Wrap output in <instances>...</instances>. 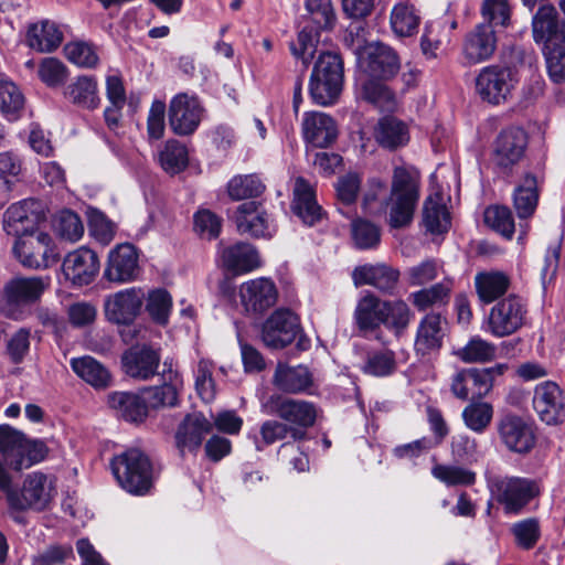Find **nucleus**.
Wrapping results in <instances>:
<instances>
[{"label":"nucleus","mask_w":565,"mask_h":565,"mask_svg":"<svg viewBox=\"0 0 565 565\" xmlns=\"http://www.w3.org/2000/svg\"><path fill=\"white\" fill-rule=\"evenodd\" d=\"M420 199V173L411 166H396L392 171L388 194L381 201L386 222L392 228L412 224Z\"/></svg>","instance_id":"nucleus-1"},{"label":"nucleus","mask_w":565,"mask_h":565,"mask_svg":"<svg viewBox=\"0 0 565 565\" xmlns=\"http://www.w3.org/2000/svg\"><path fill=\"white\" fill-rule=\"evenodd\" d=\"M344 82V63L340 53L321 51L309 78V93L315 104L330 106L339 99Z\"/></svg>","instance_id":"nucleus-2"},{"label":"nucleus","mask_w":565,"mask_h":565,"mask_svg":"<svg viewBox=\"0 0 565 565\" xmlns=\"http://www.w3.org/2000/svg\"><path fill=\"white\" fill-rule=\"evenodd\" d=\"M115 479L122 490L131 494L147 493L152 489L154 475L149 457L137 448H130L110 461Z\"/></svg>","instance_id":"nucleus-3"},{"label":"nucleus","mask_w":565,"mask_h":565,"mask_svg":"<svg viewBox=\"0 0 565 565\" xmlns=\"http://www.w3.org/2000/svg\"><path fill=\"white\" fill-rule=\"evenodd\" d=\"M47 452L43 440L29 439L9 425L0 426V455L13 470L20 471L43 461Z\"/></svg>","instance_id":"nucleus-4"},{"label":"nucleus","mask_w":565,"mask_h":565,"mask_svg":"<svg viewBox=\"0 0 565 565\" xmlns=\"http://www.w3.org/2000/svg\"><path fill=\"white\" fill-rule=\"evenodd\" d=\"M262 411L270 416H277L289 427H296L307 438V429L316 423L317 406L305 399H295L280 394H271L262 404Z\"/></svg>","instance_id":"nucleus-5"},{"label":"nucleus","mask_w":565,"mask_h":565,"mask_svg":"<svg viewBox=\"0 0 565 565\" xmlns=\"http://www.w3.org/2000/svg\"><path fill=\"white\" fill-rule=\"evenodd\" d=\"M527 313L525 300L516 295H509L490 309L486 331L497 338L509 337L525 326Z\"/></svg>","instance_id":"nucleus-6"},{"label":"nucleus","mask_w":565,"mask_h":565,"mask_svg":"<svg viewBox=\"0 0 565 565\" xmlns=\"http://www.w3.org/2000/svg\"><path fill=\"white\" fill-rule=\"evenodd\" d=\"M13 253L29 268H46L58 260L53 238L40 230L17 237Z\"/></svg>","instance_id":"nucleus-7"},{"label":"nucleus","mask_w":565,"mask_h":565,"mask_svg":"<svg viewBox=\"0 0 565 565\" xmlns=\"http://www.w3.org/2000/svg\"><path fill=\"white\" fill-rule=\"evenodd\" d=\"M518 83V73L513 68L490 65L476 77V90L483 102L500 105L509 99Z\"/></svg>","instance_id":"nucleus-8"},{"label":"nucleus","mask_w":565,"mask_h":565,"mask_svg":"<svg viewBox=\"0 0 565 565\" xmlns=\"http://www.w3.org/2000/svg\"><path fill=\"white\" fill-rule=\"evenodd\" d=\"M46 218L42 201L33 198L11 204L3 214V230L8 235L19 237L39 230Z\"/></svg>","instance_id":"nucleus-9"},{"label":"nucleus","mask_w":565,"mask_h":565,"mask_svg":"<svg viewBox=\"0 0 565 565\" xmlns=\"http://www.w3.org/2000/svg\"><path fill=\"white\" fill-rule=\"evenodd\" d=\"M47 287L41 277H17L9 280L3 288L2 310L7 316L17 318L20 309L40 300Z\"/></svg>","instance_id":"nucleus-10"},{"label":"nucleus","mask_w":565,"mask_h":565,"mask_svg":"<svg viewBox=\"0 0 565 565\" xmlns=\"http://www.w3.org/2000/svg\"><path fill=\"white\" fill-rule=\"evenodd\" d=\"M497 431L501 443L512 452L526 455L535 447L533 424L519 415L502 416L497 423Z\"/></svg>","instance_id":"nucleus-11"},{"label":"nucleus","mask_w":565,"mask_h":565,"mask_svg":"<svg viewBox=\"0 0 565 565\" xmlns=\"http://www.w3.org/2000/svg\"><path fill=\"white\" fill-rule=\"evenodd\" d=\"M527 135L520 127H508L493 141L492 162L503 172H509L524 157Z\"/></svg>","instance_id":"nucleus-12"},{"label":"nucleus","mask_w":565,"mask_h":565,"mask_svg":"<svg viewBox=\"0 0 565 565\" xmlns=\"http://www.w3.org/2000/svg\"><path fill=\"white\" fill-rule=\"evenodd\" d=\"M122 372L137 381H150L159 375L161 362L160 350L150 344L138 343L121 354Z\"/></svg>","instance_id":"nucleus-13"},{"label":"nucleus","mask_w":565,"mask_h":565,"mask_svg":"<svg viewBox=\"0 0 565 565\" xmlns=\"http://www.w3.org/2000/svg\"><path fill=\"white\" fill-rule=\"evenodd\" d=\"M301 332L297 315L289 309L275 310L264 322L262 339L271 349H282L292 343Z\"/></svg>","instance_id":"nucleus-14"},{"label":"nucleus","mask_w":565,"mask_h":565,"mask_svg":"<svg viewBox=\"0 0 565 565\" xmlns=\"http://www.w3.org/2000/svg\"><path fill=\"white\" fill-rule=\"evenodd\" d=\"M204 108L195 95L180 93L169 104V125L179 136H190L199 127Z\"/></svg>","instance_id":"nucleus-15"},{"label":"nucleus","mask_w":565,"mask_h":565,"mask_svg":"<svg viewBox=\"0 0 565 565\" xmlns=\"http://www.w3.org/2000/svg\"><path fill=\"white\" fill-rule=\"evenodd\" d=\"M145 301L141 288L131 287L108 295L104 301L106 319L115 324L129 326L140 313Z\"/></svg>","instance_id":"nucleus-16"},{"label":"nucleus","mask_w":565,"mask_h":565,"mask_svg":"<svg viewBox=\"0 0 565 565\" xmlns=\"http://www.w3.org/2000/svg\"><path fill=\"white\" fill-rule=\"evenodd\" d=\"M532 404L539 418L546 425H558L565 420V395L555 382L537 384Z\"/></svg>","instance_id":"nucleus-17"},{"label":"nucleus","mask_w":565,"mask_h":565,"mask_svg":"<svg viewBox=\"0 0 565 565\" xmlns=\"http://www.w3.org/2000/svg\"><path fill=\"white\" fill-rule=\"evenodd\" d=\"M360 63L369 77L387 81L399 71V58L396 52L381 42H373L364 47Z\"/></svg>","instance_id":"nucleus-18"},{"label":"nucleus","mask_w":565,"mask_h":565,"mask_svg":"<svg viewBox=\"0 0 565 565\" xmlns=\"http://www.w3.org/2000/svg\"><path fill=\"white\" fill-rule=\"evenodd\" d=\"M139 271V255L132 244H119L109 252L105 279L117 284L130 282L137 279Z\"/></svg>","instance_id":"nucleus-19"},{"label":"nucleus","mask_w":565,"mask_h":565,"mask_svg":"<svg viewBox=\"0 0 565 565\" xmlns=\"http://www.w3.org/2000/svg\"><path fill=\"white\" fill-rule=\"evenodd\" d=\"M62 270L74 286L89 285L99 271L98 256L89 248L79 247L65 256Z\"/></svg>","instance_id":"nucleus-20"},{"label":"nucleus","mask_w":565,"mask_h":565,"mask_svg":"<svg viewBox=\"0 0 565 565\" xmlns=\"http://www.w3.org/2000/svg\"><path fill=\"white\" fill-rule=\"evenodd\" d=\"M239 298L246 312L263 313L276 303L278 290L273 280L260 277L243 282Z\"/></svg>","instance_id":"nucleus-21"},{"label":"nucleus","mask_w":565,"mask_h":565,"mask_svg":"<svg viewBox=\"0 0 565 565\" xmlns=\"http://www.w3.org/2000/svg\"><path fill=\"white\" fill-rule=\"evenodd\" d=\"M450 390L461 401H477L491 392L492 384L481 369H462L452 376Z\"/></svg>","instance_id":"nucleus-22"},{"label":"nucleus","mask_w":565,"mask_h":565,"mask_svg":"<svg viewBox=\"0 0 565 565\" xmlns=\"http://www.w3.org/2000/svg\"><path fill=\"white\" fill-rule=\"evenodd\" d=\"M352 279L355 286L370 285L392 295L399 280V270L386 264H365L354 268Z\"/></svg>","instance_id":"nucleus-23"},{"label":"nucleus","mask_w":565,"mask_h":565,"mask_svg":"<svg viewBox=\"0 0 565 565\" xmlns=\"http://www.w3.org/2000/svg\"><path fill=\"white\" fill-rule=\"evenodd\" d=\"M497 49V35L490 24H478L466 35L462 53L470 64L488 61Z\"/></svg>","instance_id":"nucleus-24"},{"label":"nucleus","mask_w":565,"mask_h":565,"mask_svg":"<svg viewBox=\"0 0 565 565\" xmlns=\"http://www.w3.org/2000/svg\"><path fill=\"white\" fill-rule=\"evenodd\" d=\"M213 429V424L202 413L188 414L180 423L175 433L178 449L183 454L185 450H196L204 437Z\"/></svg>","instance_id":"nucleus-25"},{"label":"nucleus","mask_w":565,"mask_h":565,"mask_svg":"<svg viewBox=\"0 0 565 565\" xmlns=\"http://www.w3.org/2000/svg\"><path fill=\"white\" fill-rule=\"evenodd\" d=\"M446 320L440 313L429 312L425 315L417 327L414 349L416 353L426 355L438 351L445 337Z\"/></svg>","instance_id":"nucleus-26"},{"label":"nucleus","mask_w":565,"mask_h":565,"mask_svg":"<svg viewBox=\"0 0 565 565\" xmlns=\"http://www.w3.org/2000/svg\"><path fill=\"white\" fill-rule=\"evenodd\" d=\"M273 384L279 391L288 394H310L315 382L312 373L307 366L278 363L273 375Z\"/></svg>","instance_id":"nucleus-27"},{"label":"nucleus","mask_w":565,"mask_h":565,"mask_svg":"<svg viewBox=\"0 0 565 565\" xmlns=\"http://www.w3.org/2000/svg\"><path fill=\"white\" fill-rule=\"evenodd\" d=\"M302 132L306 141L318 148H326L331 145L337 136L338 129L334 119L320 111L306 113L302 121Z\"/></svg>","instance_id":"nucleus-28"},{"label":"nucleus","mask_w":565,"mask_h":565,"mask_svg":"<svg viewBox=\"0 0 565 565\" xmlns=\"http://www.w3.org/2000/svg\"><path fill=\"white\" fill-rule=\"evenodd\" d=\"M234 221L241 234H249L254 237L270 235L268 215L255 201L244 202L238 205Z\"/></svg>","instance_id":"nucleus-29"},{"label":"nucleus","mask_w":565,"mask_h":565,"mask_svg":"<svg viewBox=\"0 0 565 565\" xmlns=\"http://www.w3.org/2000/svg\"><path fill=\"white\" fill-rule=\"evenodd\" d=\"M220 257L222 266L234 274L249 273L260 266L258 252L248 243L238 242L223 247Z\"/></svg>","instance_id":"nucleus-30"},{"label":"nucleus","mask_w":565,"mask_h":565,"mask_svg":"<svg viewBox=\"0 0 565 565\" xmlns=\"http://www.w3.org/2000/svg\"><path fill=\"white\" fill-rule=\"evenodd\" d=\"M292 209L307 225H315L322 217V209L316 201L312 185L302 177L295 179Z\"/></svg>","instance_id":"nucleus-31"},{"label":"nucleus","mask_w":565,"mask_h":565,"mask_svg":"<svg viewBox=\"0 0 565 565\" xmlns=\"http://www.w3.org/2000/svg\"><path fill=\"white\" fill-rule=\"evenodd\" d=\"M374 138L382 148L396 150L408 143L409 129L403 120L394 116H385L376 124Z\"/></svg>","instance_id":"nucleus-32"},{"label":"nucleus","mask_w":565,"mask_h":565,"mask_svg":"<svg viewBox=\"0 0 565 565\" xmlns=\"http://www.w3.org/2000/svg\"><path fill=\"white\" fill-rule=\"evenodd\" d=\"M164 370L162 372L163 384L160 386L148 387L143 391L146 396L143 399L147 406L152 408H159L162 406L173 407L178 403V382L179 375L175 371L168 366V363L163 364Z\"/></svg>","instance_id":"nucleus-33"},{"label":"nucleus","mask_w":565,"mask_h":565,"mask_svg":"<svg viewBox=\"0 0 565 565\" xmlns=\"http://www.w3.org/2000/svg\"><path fill=\"white\" fill-rule=\"evenodd\" d=\"M107 402L109 407L127 422L141 423L148 416L146 401L136 393L113 392L108 395Z\"/></svg>","instance_id":"nucleus-34"},{"label":"nucleus","mask_w":565,"mask_h":565,"mask_svg":"<svg viewBox=\"0 0 565 565\" xmlns=\"http://www.w3.org/2000/svg\"><path fill=\"white\" fill-rule=\"evenodd\" d=\"M488 489L491 494H540L544 490L537 479L501 475L488 477Z\"/></svg>","instance_id":"nucleus-35"},{"label":"nucleus","mask_w":565,"mask_h":565,"mask_svg":"<svg viewBox=\"0 0 565 565\" xmlns=\"http://www.w3.org/2000/svg\"><path fill=\"white\" fill-rule=\"evenodd\" d=\"M423 225L430 234H443L450 228V214L440 193L430 194L425 199L423 204Z\"/></svg>","instance_id":"nucleus-36"},{"label":"nucleus","mask_w":565,"mask_h":565,"mask_svg":"<svg viewBox=\"0 0 565 565\" xmlns=\"http://www.w3.org/2000/svg\"><path fill=\"white\" fill-rule=\"evenodd\" d=\"M420 20L419 11L408 0L396 2L391 10L390 25L396 36L406 38L416 34Z\"/></svg>","instance_id":"nucleus-37"},{"label":"nucleus","mask_w":565,"mask_h":565,"mask_svg":"<svg viewBox=\"0 0 565 565\" xmlns=\"http://www.w3.org/2000/svg\"><path fill=\"white\" fill-rule=\"evenodd\" d=\"M539 181L536 175L526 172L513 192V206L520 218L531 217L539 203Z\"/></svg>","instance_id":"nucleus-38"},{"label":"nucleus","mask_w":565,"mask_h":565,"mask_svg":"<svg viewBox=\"0 0 565 565\" xmlns=\"http://www.w3.org/2000/svg\"><path fill=\"white\" fill-rule=\"evenodd\" d=\"M71 367L78 377L96 390L107 388L111 384L110 372L89 355L73 358Z\"/></svg>","instance_id":"nucleus-39"},{"label":"nucleus","mask_w":565,"mask_h":565,"mask_svg":"<svg viewBox=\"0 0 565 565\" xmlns=\"http://www.w3.org/2000/svg\"><path fill=\"white\" fill-rule=\"evenodd\" d=\"M64 96L73 104L87 109H95L100 104L97 82L93 76H78L65 87Z\"/></svg>","instance_id":"nucleus-40"},{"label":"nucleus","mask_w":565,"mask_h":565,"mask_svg":"<svg viewBox=\"0 0 565 565\" xmlns=\"http://www.w3.org/2000/svg\"><path fill=\"white\" fill-rule=\"evenodd\" d=\"M558 13L553 4H542L532 19L533 39L536 43H545L558 38Z\"/></svg>","instance_id":"nucleus-41"},{"label":"nucleus","mask_w":565,"mask_h":565,"mask_svg":"<svg viewBox=\"0 0 565 565\" xmlns=\"http://www.w3.org/2000/svg\"><path fill=\"white\" fill-rule=\"evenodd\" d=\"M452 290V280L444 279L428 288L414 291L409 300L418 311H426L433 307H441L449 302Z\"/></svg>","instance_id":"nucleus-42"},{"label":"nucleus","mask_w":565,"mask_h":565,"mask_svg":"<svg viewBox=\"0 0 565 565\" xmlns=\"http://www.w3.org/2000/svg\"><path fill=\"white\" fill-rule=\"evenodd\" d=\"M383 303L384 300L372 294H367L359 300L354 319L361 331H374L382 324Z\"/></svg>","instance_id":"nucleus-43"},{"label":"nucleus","mask_w":565,"mask_h":565,"mask_svg":"<svg viewBox=\"0 0 565 565\" xmlns=\"http://www.w3.org/2000/svg\"><path fill=\"white\" fill-rule=\"evenodd\" d=\"M475 286L480 300L490 303L508 291L510 279L501 271L478 273L475 277Z\"/></svg>","instance_id":"nucleus-44"},{"label":"nucleus","mask_w":565,"mask_h":565,"mask_svg":"<svg viewBox=\"0 0 565 565\" xmlns=\"http://www.w3.org/2000/svg\"><path fill=\"white\" fill-rule=\"evenodd\" d=\"M62 32L54 22L43 21L32 24L26 33L28 45L39 52H52L62 42Z\"/></svg>","instance_id":"nucleus-45"},{"label":"nucleus","mask_w":565,"mask_h":565,"mask_svg":"<svg viewBox=\"0 0 565 565\" xmlns=\"http://www.w3.org/2000/svg\"><path fill=\"white\" fill-rule=\"evenodd\" d=\"M413 318L409 306L402 299L384 300L382 324L396 337H401Z\"/></svg>","instance_id":"nucleus-46"},{"label":"nucleus","mask_w":565,"mask_h":565,"mask_svg":"<svg viewBox=\"0 0 565 565\" xmlns=\"http://www.w3.org/2000/svg\"><path fill=\"white\" fill-rule=\"evenodd\" d=\"M431 476L448 488L470 487L475 484L477 475L475 471L455 463L435 462L430 470Z\"/></svg>","instance_id":"nucleus-47"},{"label":"nucleus","mask_w":565,"mask_h":565,"mask_svg":"<svg viewBox=\"0 0 565 565\" xmlns=\"http://www.w3.org/2000/svg\"><path fill=\"white\" fill-rule=\"evenodd\" d=\"M320 31L318 26L306 25L298 33L297 40L289 44L291 54L296 60L301 61L305 70L308 68L317 52Z\"/></svg>","instance_id":"nucleus-48"},{"label":"nucleus","mask_w":565,"mask_h":565,"mask_svg":"<svg viewBox=\"0 0 565 565\" xmlns=\"http://www.w3.org/2000/svg\"><path fill=\"white\" fill-rule=\"evenodd\" d=\"M493 418V406L481 399L471 401L462 411L465 425L477 434H482Z\"/></svg>","instance_id":"nucleus-49"},{"label":"nucleus","mask_w":565,"mask_h":565,"mask_svg":"<svg viewBox=\"0 0 565 565\" xmlns=\"http://www.w3.org/2000/svg\"><path fill=\"white\" fill-rule=\"evenodd\" d=\"M159 162L162 169L170 174L183 171L189 162L185 146L174 139L168 140L159 153Z\"/></svg>","instance_id":"nucleus-50"},{"label":"nucleus","mask_w":565,"mask_h":565,"mask_svg":"<svg viewBox=\"0 0 565 565\" xmlns=\"http://www.w3.org/2000/svg\"><path fill=\"white\" fill-rule=\"evenodd\" d=\"M497 348L493 343L479 335L472 337L456 354L465 363H486L495 358Z\"/></svg>","instance_id":"nucleus-51"},{"label":"nucleus","mask_w":565,"mask_h":565,"mask_svg":"<svg viewBox=\"0 0 565 565\" xmlns=\"http://www.w3.org/2000/svg\"><path fill=\"white\" fill-rule=\"evenodd\" d=\"M259 434L262 443L266 446L284 440L287 437L294 443L303 440V434L300 433V429L289 427L288 424L277 419L265 420L260 425Z\"/></svg>","instance_id":"nucleus-52"},{"label":"nucleus","mask_w":565,"mask_h":565,"mask_svg":"<svg viewBox=\"0 0 565 565\" xmlns=\"http://www.w3.org/2000/svg\"><path fill=\"white\" fill-rule=\"evenodd\" d=\"M56 235L67 242L75 243L84 235V224L77 213L63 210L54 218Z\"/></svg>","instance_id":"nucleus-53"},{"label":"nucleus","mask_w":565,"mask_h":565,"mask_svg":"<svg viewBox=\"0 0 565 565\" xmlns=\"http://www.w3.org/2000/svg\"><path fill=\"white\" fill-rule=\"evenodd\" d=\"M146 299V311L150 318L160 326L169 322V316L172 309V297L162 288L151 290Z\"/></svg>","instance_id":"nucleus-54"},{"label":"nucleus","mask_w":565,"mask_h":565,"mask_svg":"<svg viewBox=\"0 0 565 565\" xmlns=\"http://www.w3.org/2000/svg\"><path fill=\"white\" fill-rule=\"evenodd\" d=\"M382 79L369 77L361 82V97L381 108H391L395 104L393 92Z\"/></svg>","instance_id":"nucleus-55"},{"label":"nucleus","mask_w":565,"mask_h":565,"mask_svg":"<svg viewBox=\"0 0 565 565\" xmlns=\"http://www.w3.org/2000/svg\"><path fill=\"white\" fill-rule=\"evenodd\" d=\"M265 185L256 174L236 175L227 184V192L235 201L259 196Z\"/></svg>","instance_id":"nucleus-56"},{"label":"nucleus","mask_w":565,"mask_h":565,"mask_svg":"<svg viewBox=\"0 0 565 565\" xmlns=\"http://www.w3.org/2000/svg\"><path fill=\"white\" fill-rule=\"evenodd\" d=\"M484 222L505 238H512L514 234V220L509 207L494 205L484 211Z\"/></svg>","instance_id":"nucleus-57"},{"label":"nucleus","mask_w":565,"mask_h":565,"mask_svg":"<svg viewBox=\"0 0 565 565\" xmlns=\"http://www.w3.org/2000/svg\"><path fill=\"white\" fill-rule=\"evenodd\" d=\"M352 238L354 245L360 249H371L379 245L381 231L374 223L358 218L352 222Z\"/></svg>","instance_id":"nucleus-58"},{"label":"nucleus","mask_w":565,"mask_h":565,"mask_svg":"<svg viewBox=\"0 0 565 565\" xmlns=\"http://www.w3.org/2000/svg\"><path fill=\"white\" fill-rule=\"evenodd\" d=\"M23 105L24 96L20 88L11 81H0V111L15 118Z\"/></svg>","instance_id":"nucleus-59"},{"label":"nucleus","mask_w":565,"mask_h":565,"mask_svg":"<svg viewBox=\"0 0 565 565\" xmlns=\"http://www.w3.org/2000/svg\"><path fill=\"white\" fill-rule=\"evenodd\" d=\"M306 9L320 30H331L337 21L331 0H306Z\"/></svg>","instance_id":"nucleus-60"},{"label":"nucleus","mask_w":565,"mask_h":565,"mask_svg":"<svg viewBox=\"0 0 565 565\" xmlns=\"http://www.w3.org/2000/svg\"><path fill=\"white\" fill-rule=\"evenodd\" d=\"M550 79L555 84L565 83V47L545 45L543 50Z\"/></svg>","instance_id":"nucleus-61"},{"label":"nucleus","mask_w":565,"mask_h":565,"mask_svg":"<svg viewBox=\"0 0 565 565\" xmlns=\"http://www.w3.org/2000/svg\"><path fill=\"white\" fill-rule=\"evenodd\" d=\"M395 366L394 352L391 350H381L367 354L363 371L374 376H386L394 371Z\"/></svg>","instance_id":"nucleus-62"},{"label":"nucleus","mask_w":565,"mask_h":565,"mask_svg":"<svg viewBox=\"0 0 565 565\" xmlns=\"http://www.w3.org/2000/svg\"><path fill=\"white\" fill-rule=\"evenodd\" d=\"M64 52L70 62L81 67H94L98 63L95 49L86 42H71L64 46Z\"/></svg>","instance_id":"nucleus-63"},{"label":"nucleus","mask_w":565,"mask_h":565,"mask_svg":"<svg viewBox=\"0 0 565 565\" xmlns=\"http://www.w3.org/2000/svg\"><path fill=\"white\" fill-rule=\"evenodd\" d=\"M38 74L49 87H57L66 81L67 70L57 58L45 57L40 64Z\"/></svg>","instance_id":"nucleus-64"}]
</instances>
